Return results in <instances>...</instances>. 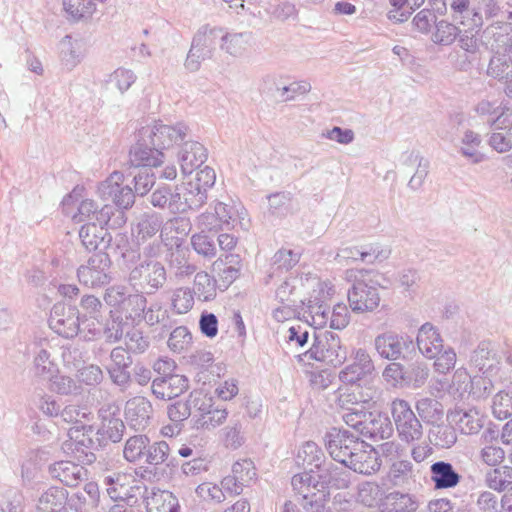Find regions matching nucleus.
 Returning a JSON list of instances; mask_svg holds the SVG:
<instances>
[{
    "label": "nucleus",
    "mask_w": 512,
    "mask_h": 512,
    "mask_svg": "<svg viewBox=\"0 0 512 512\" xmlns=\"http://www.w3.org/2000/svg\"><path fill=\"white\" fill-rule=\"evenodd\" d=\"M493 415L500 419L505 420L512 416V392H506L501 389L493 399L492 404Z\"/></svg>",
    "instance_id": "5fc2aeb1"
},
{
    "label": "nucleus",
    "mask_w": 512,
    "mask_h": 512,
    "mask_svg": "<svg viewBox=\"0 0 512 512\" xmlns=\"http://www.w3.org/2000/svg\"><path fill=\"white\" fill-rule=\"evenodd\" d=\"M102 484L113 501L126 504L136 503L139 495L146 492V486L133 473L108 471L102 476Z\"/></svg>",
    "instance_id": "f03ea898"
},
{
    "label": "nucleus",
    "mask_w": 512,
    "mask_h": 512,
    "mask_svg": "<svg viewBox=\"0 0 512 512\" xmlns=\"http://www.w3.org/2000/svg\"><path fill=\"white\" fill-rule=\"evenodd\" d=\"M192 342V335L184 326L175 328L168 339V346L174 352H181L187 349Z\"/></svg>",
    "instance_id": "0e129e2a"
},
{
    "label": "nucleus",
    "mask_w": 512,
    "mask_h": 512,
    "mask_svg": "<svg viewBox=\"0 0 512 512\" xmlns=\"http://www.w3.org/2000/svg\"><path fill=\"white\" fill-rule=\"evenodd\" d=\"M167 262L172 277L179 281L189 278L197 270L196 265L190 262L189 248L182 246V244L177 241L175 242V248L171 249L169 253Z\"/></svg>",
    "instance_id": "412c9836"
},
{
    "label": "nucleus",
    "mask_w": 512,
    "mask_h": 512,
    "mask_svg": "<svg viewBox=\"0 0 512 512\" xmlns=\"http://www.w3.org/2000/svg\"><path fill=\"white\" fill-rule=\"evenodd\" d=\"M304 355L309 359L337 367L346 360L347 350L342 346L338 334L329 330H319L314 331V342Z\"/></svg>",
    "instance_id": "39448f33"
},
{
    "label": "nucleus",
    "mask_w": 512,
    "mask_h": 512,
    "mask_svg": "<svg viewBox=\"0 0 512 512\" xmlns=\"http://www.w3.org/2000/svg\"><path fill=\"white\" fill-rule=\"evenodd\" d=\"M68 491L63 487L52 486L44 491L38 499V512H65Z\"/></svg>",
    "instance_id": "7c9ffc66"
},
{
    "label": "nucleus",
    "mask_w": 512,
    "mask_h": 512,
    "mask_svg": "<svg viewBox=\"0 0 512 512\" xmlns=\"http://www.w3.org/2000/svg\"><path fill=\"white\" fill-rule=\"evenodd\" d=\"M144 499L148 512H177L176 498L172 493L160 489L152 488L150 491L139 495Z\"/></svg>",
    "instance_id": "c85d7f7f"
},
{
    "label": "nucleus",
    "mask_w": 512,
    "mask_h": 512,
    "mask_svg": "<svg viewBox=\"0 0 512 512\" xmlns=\"http://www.w3.org/2000/svg\"><path fill=\"white\" fill-rule=\"evenodd\" d=\"M144 461L153 466L164 463L168 467L177 466L176 459L170 457V447L165 441L154 442L153 444L149 443L148 449H146Z\"/></svg>",
    "instance_id": "e433bc0d"
},
{
    "label": "nucleus",
    "mask_w": 512,
    "mask_h": 512,
    "mask_svg": "<svg viewBox=\"0 0 512 512\" xmlns=\"http://www.w3.org/2000/svg\"><path fill=\"white\" fill-rule=\"evenodd\" d=\"M164 154L139 136L129 152V163L135 168L158 167L163 163Z\"/></svg>",
    "instance_id": "f3484780"
},
{
    "label": "nucleus",
    "mask_w": 512,
    "mask_h": 512,
    "mask_svg": "<svg viewBox=\"0 0 512 512\" xmlns=\"http://www.w3.org/2000/svg\"><path fill=\"white\" fill-rule=\"evenodd\" d=\"M360 438L348 430L332 428L324 436V443L331 458L346 466L354 449L359 446Z\"/></svg>",
    "instance_id": "6e6552de"
},
{
    "label": "nucleus",
    "mask_w": 512,
    "mask_h": 512,
    "mask_svg": "<svg viewBox=\"0 0 512 512\" xmlns=\"http://www.w3.org/2000/svg\"><path fill=\"white\" fill-rule=\"evenodd\" d=\"M123 320L120 316H111L103 325L101 335L108 343L118 342L123 336Z\"/></svg>",
    "instance_id": "69168bd1"
},
{
    "label": "nucleus",
    "mask_w": 512,
    "mask_h": 512,
    "mask_svg": "<svg viewBox=\"0 0 512 512\" xmlns=\"http://www.w3.org/2000/svg\"><path fill=\"white\" fill-rule=\"evenodd\" d=\"M269 211L274 215H284L291 204L292 194L287 191L276 192L267 196Z\"/></svg>",
    "instance_id": "338daca9"
},
{
    "label": "nucleus",
    "mask_w": 512,
    "mask_h": 512,
    "mask_svg": "<svg viewBox=\"0 0 512 512\" xmlns=\"http://www.w3.org/2000/svg\"><path fill=\"white\" fill-rule=\"evenodd\" d=\"M170 125L156 123L153 126L143 127L138 136L144 140H149V143L159 151L170 148Z\"/></svg>",
    "instance_id": "c9c22d12"
},
{
    "label": "nucleus",
    "mask_w": 512,
    "mask_h": 512,
    "mask_svg": "<svg viewBox=\"0 0 512 512\" xmlns=\"http://www.w3.org/2000/svg\"><path fill=\"white\" fill-rule=\"evenodd\" d=\"M111 265L112 261L108 253L103 251L94 253L78 268V280L89 288L105 286L112 281Z\"/></svg>",
    "instance_id": "0eeeda50"
},
{
    "label": "nucleus",
    "mask_w": 512,
    "mask_h": 512,
    "mask_svg": "<svg viewBox=\"0 0 512 512\" xmlns=\"http://www.w3.org/2000/svg\"><path fill=\"white\" fill-rule=\"evenodd\" d=\"M196 495L203 501L209 503H222L226 496L221 486L212 482H204L199 484L195 489Z\"/></svg>",
    "instance_id": "13d9d810"
},
{
    "label": "nucleus",
    "mask_w": 512,
    "mask_h": 512,
    "mask_svg": "<svg viewBox=\"0 0 512 512\" xmlns=\"http://www.w3.org/2000/svg\"><path fill=\"white\" fill-rule=\"evenodd\" d=\"M191 222L186 217H173L163 223V228L161 230L160 238L163 241H168L169 237H173V234L178 236H187L191 231Z\"/></svg>",
    "instance_id": "c03bdc74"
},
{
    "label": "nucleus",
    "mask_w": 512,
    "mask_h": 512,
    "mask_svg": "<svg viewBox=\"0 0 512 512\" xmlns=\"http://www.w3.org/2000/svg\"><path fill=\"white\" fill-rule=\"evenodd\" d=\"M163 228V217L155 211L144 212L136 218L135 233L138 243L153 238Z\"/></svg>",
    "instance_id": "c756f323"
},
{
    "label": "nucleus",
    "mask_w": 512,
    "mask_h": 512,
    "mask_svg": "<svg viewBox=\"0 0 512 512\" xmlns=\"http://www.w3.org/2000/svg\"><path fill=\"white\" fill-rule=\"evenodd\" d=\"M124 430L125 425L121 419L116 417L104 418L97 430V434L100 436L98 440L117 443L122 439Z\"/></svg>",
    "instance_id": "a19ab883"
},
{
    "label": "nucleus",
    "mask_w": 512,
    "mask_h": 512,
    "mask_svg": "<svg viewBox=\"0 0 512 512\" xmlns=\"http://www.w3.org/2000/svg\"><path fill=\"white\" fill-rule=\"evenodd\" d=\"M386 505L394 512H414L418 503L409 494L391 492L386 496Z\"/></svg>",
    "instance_id": "8fccbe9b"
},
{
    "label": "nucleus",
    "mask_w": 512,
    "mask_h": 512,
    "mask_svg": "<svg viewBox=\"0 0 512 512\" xmlns=\"http://www.w3.org/2000/svg\"><path fill=\"white\" fill-rule=\"evenodd\" d=\"M49 474L69 487L77 486L88 477V471L83 465L71 461H59L51 464Z\"/></svg>",
    "instance_id": "4be33fe9"
},
{
    "label": "nucleus",
    "mask_w": 512,
    "mask_h": 512,
    "mask_svg": "<svg viewBox=\"0 0 512 512\" xmlns=\"http://www.w3.org/2000/svg\"><path fill=\"white\" fill-rule=\"evenodd\" d=\"M430 442L440 448H450L457 441L454 427L450 425H437L430 430Z\"/></svg>",
    "instance_id": "a18cd8bd"
},
{
    "label": "nucleus",
    "mask_w": 512,
    "mask_h": 512,
    "mask_svg": "<svg viewBox=\"0 0 512 512\" xmlns=\"http://www.w3.org/2000/svg\"><path fill=\"white\" fill-rule=\"evenodd\" d=\"M94 432V427L88 422L79 425L71 426L68 429L69 439L72 441V449L75 453V458L82 464H92L96 461V455L93 450L96 444L91 438Z\"/></svg>",
    "instance_id": "f8f14e48"
},
{
    "label": "nucleus",
    "mask_w": 512,
    "mask_h": 512,
    "mask_svg": "<svg viewBox=\"0 0 512 512\" xmlns=\"http://www.w3.org/2000/svg\"><path fill=\"white\" fill-rule=\"evenodd\" d=\"M491 33L493 37L491 47L494 53H512V25L510 23L492 26Z\"/></svg>",
    "instance_id": "58836bf2"
},
{
    "label": "nucleus",
    "mask_w": 512,
    "mask_h": 512,
    "mask_svg": "<svg viewBox=\"0 0 512 512\" xmlns=\"http://www.w3.org/2000/svg\"><path fill=\"white\" fill-rule=\"evenodd\" d=\"M105 226L98 222H88L81 227L79 237L87 250L102 251L110 245L112 236Z\"/></svg>",
    "instance_id": "393cba45"
},
{
    "label": "nucleus",
    "mask_w": 512,
    "mask_h": 512,
    "mask_svg": "<svg viewBox=\"0 0 512 512\" xmlns=\"http://www.w3.org/2000/svg\"><path fill=\"white\" fill-rule=\"evenodd\" d=\"M380 465L377 450L360 439L359 446L354 449L345 467L360 474L370 475L378 471Z\"/></svg>",
    "instance_id": "2eb2a0df"
},
{
    "label": "nucleus",
    "mask_w": 512,
    "mask_h": 512,
    "mask_svg": "<svg viewBox=\"0 0 512 512\" xmlns=\"http://www.w3.org/2000/svg\"><path fill=\"white\" fill-rule=\"evenodd\" d=\"M347 298L355 313L373 312L378 308L381 298L377 282L370 278L369 271H358L351 288L348 289Z\"/></svg>",
    "instance_id": "20e7f679"
},
{
    "label": "nucleus",
    "mask_w": 512,
    "mask_h": 512,
    "mask_svg": "<svg viewBox=\"0 0 512 512\" xmlns=\"http://www.w3.org/2000/svg\"><path fill=\"white\" fill-rule=\"evenodd\" d=\"M415 408L419 417L426 423H438L444 416L443 405L434 398H420L417 400Z\"/></svg>",
    "instance_id": "4c0bfd02"
},
{
    "label": "nucleus",
    "mask_w": 512,
    "mask_h": 512,
    "mask_svg": "<svg viewBox=\"0 0 512 512\" xmlns=\"http://www.w3.org/2000/svg\"><path fill=\"white\" fill-rule=\"evenodd\" d=\"M50 378L49 389L60 395H71L79 392V386L76 381L65 375L48 376Z\"/></svg>",
    "instance_id": "bf43d9fd"
},
{
    "label": "nucleus",
    "mask_w": 512,
    "mask_h": 512,
    "mask_svg": "<svg viewBox=\"0 0 512 512\" xmlns=\"http://www.w3.org/2000/svg\"><path fill=\"white\" fill-rule=\"evenodd\" d=\"M324 459L325 456L321 448L313 441L305 442L297 453V463L303 466H315Z\"/></svg>",
    "instance_id": "603ef678"
},
{
    "label": "nucleus",
    "mask_w": 512,
    "mask_h": 512,
    "mask_svg": "<svg viewBox=\"0 0 512 512\" xmlns=\"http://www.w3.org/2000/svg\"><path fill=\"white\" fill-rule=\"evenodd\" d=\"M390 410L398 437L402 442L414 444L423 438V426L406 400L394 399Z\"/></svg>",
    "instance_id": "423d86ee"
},
{
    "label": "nucleus",
    "mask_w": 512,
    "mask_h": 512,
    "mask_svg": "<svg viewBox=\"0 0 512 512\" xmlns=\"http://www.w3.org/2000/svg\"><path fill=\"white\" fill-rule=\"evenodd\" d=\"M311 468L309 471L295 474L293 477H303L306 483L323 490H329L330 469H332V462L322 460L320 463Z\"/></svg>",
    "instance_id": "f704fd0d"
},
{
    "label": "nucleus",
    "mask_w": 512,
    "mask_h": 512,
    "mask_svg": "<svg viewBox=\"0 0 512 512\" xmlns=\"http://www.w3.org/2000/svg\"><path fill=\"white\" fill-rule=\"evenodd\" d=\"M77 213L73 215L75 222H98L101 225H109L111 217L115 212L123 219V215L120 211H117L112 205H103L101 208L90 199H86L80 202Z\"/></svg>",
    "instance_id": "a211bd4d"
},
{
    "label": "nucleus",
    "mask_w": 512,
    "mask_h": 512,
    "mask_svg": "<svg viewBox=\"0 0 512 512\" xmlns=\"http://www.w3.org/2000/svg\"><path fill=\"white\" fill-rule=\"evenodd\" d=\"M188 387L189 380L187 377L178 374H167L154 378L151 390L158 399L170 400L187 391Z\"/></svg>",
    "instance_id": "dca6fc26"
},
{
    "label": "nucleus",
    "mask_w": 512,
    "mask_h": 512,
    "mask_svg": "<svg viewBox=\"0 0 512 512\" xmlns=\"http://www.w3.org/2000/svg\"><path fill=\"white\" fill-rule=\"evenodd\" d=\"M390 481L394 485L409 484L415 481L413 464L408 460H398L392 463L389 470Z\"/></svg>",
    "instance_id": "79ce46f5"
},
{
    "label": "nucleus",
    "mask_w": 512,
    "mask_h": 512,
    "mask_svg": "<svg viewBox=\"0 0 512 512\" xmlns=\"http://www.w3.org/2000/svg\"><path fill=\"white\" fill-rule=\"evenodd\" d=\"M227 416L228 412L226 408L215 404L213 405V408L197 419V427L205 430L215 429L225 422Z\"/></svg>",
    "instance_id": "3c124183"
},
{
    "label": "nucleus",
    "mask_w": 512,
    "mask_h": 512,
    "mask_svg": "<svg viewBox=\"0 0 512 512\" xmlns=\"http://www.w3.org/2000/svg\"><path fill=\"white\" fill-rule=\"evenodd\" d=\"M59 418L73 426L82 423L90 422L92 418L91 412L87 408H82L77 405H67L60 411Z\"/></svg>",
    "instance_id": "6e6d98bb"
},
{
    "label": "nucleus",
    "mask_w": 512,
    "mask_h": 512,
    "mask_svg": "<svg viewBox=\"0 0 512 512\" xmlns=\"http://www.w3.org/2000/svg\"><path fill=\"white\" fill-rule=\"evenodd\" d=\"M465 435H474L484 427L485 416L476 408H456L448 416Z\"/></svg>",
    "instance_id": "b1692460"
},
{
    "label": "nucleus",
    "mask_w": 512,
    "mask_h": 512,
    "mask_svg": "<svg viewBox=\"0 0 512 512\" xmlns=\"http://www.w3.org/2000/svg\"><path fill=\"white\" fill-rule=\"evenodd\" d=\"M329 293L322 283L317 282V288L313 289L307 303L304 317L315 328L325 326L330 318V307L325 303Z\"/></svg>",
    "instance_id": "4468645a"
},
{
    "label": "nucleus",
    "mask_w": 512,
    "mask_h": 512,
    "mask_svg": "<svg viewBox=\"0 0 512 512\" xmlns=\"http://www.w3.org/2000/svg\"><path fill=\"white\" fill-rule=\"evenodd\" d=\"M150 440L145 435H136L130 437L124 447V457L129 462H137L144 460L146 449Z\"/></svg>",
    "instance_id": "37998d69"
},
{
    "label": "nucleus",
    "mask_w": 512,
    "mask_h": 512,
    "mask_svg": "<svg viewBox=\"0 0 512 512\" xmlns=\"http://www.w3.org/2000/svg\"><path fill=\"white\" fill-rule=\"evenodd\" d=\"M152 414V404L145 397L136 396L126 402L125 417L135 430H144L149 425Z\"/></svg>",
    "instance_id": "6ab92c4d"
},
{
    "label": "nucleus",
    "mask_w": 512,
    "mask_h": 512,
    "mask_svg": "<svg viewBox=\"0 0 512 512\" xmlns=\"http://www.w3.org/2000/svg\"><path fill=\"white\" fill-rule=\"evenodd\" d=\"M405 163H408L409 165H417L415 173L408 182V187L416 191L424 184V181L429 174L430 163L420 155L419 152L414 151L408 155Z\"/></svg>",
    "instance_id": "ea45409f"
},
{
    "label": "nucleus",
    "mask_w": 512,
    "mask_h": 512,
    "mask_svg": "<svg viewBox=\"0 0 512 512\" xmlns=\"http://www.w3.org/2000/svg\"><path fill=\"white\" fill-rule=\"evenodd\" d=\"M487 75L505 84L504 92L512 85V59L507 54L494 53L491 57Z\"/></svg>",
    "instance_id": "473e14b6"
},
{
    "label": "nucleus",
    "mask_w": 512,
    "mask_h": 512,
    "mask_svg": "<svg viewBox=\"0 0 512 512\" xmlns=\"http://www.w3.org/2000/svg\"><path fill=\"white\" fill-rule=\"evenodd\" d=\"M183 187V193L185 200L186 209L188 210H196L202 207L207 201V192L199 188L198 186L192 184V182L187 183L186 186Z\"/></svg>",
    "instance_id": "4d7b16f0"
},
{
    "label": "nucleus",
    "mask_w": 512,
    "mask_h": 512,
    "mask_svg": "<svg viewBox=\"0 0 512 512\" xmlns=\"http://www.w3.org/2000/svg\"><path fill=\"white\" fill-rule=\"evenodd\" d=\"M49 326L65 338H73L80 331V315L76 306L58 302L51 309Z\"/></svg>",
    "instance_id": "1a4fd4ad"
},
{
    "label": "nucleus",
    "mask_w": 512,
    "mask_h": 512,
    "mask_svg": "<svg viewBox=\"0 0 512 512\" xmlns=\"http://www.w3.org/2000/svg\"><path fill=\"white\" fill-rule=\"evenodd\" d=\"M429 372V367L425 362L416 361L405 369V385L415 389L422 387L429 377Z\"/></svg>",
    "instance_id": "49530a36"
},
{
    "label": "nucleus",
    "mask_w": 512,
    "mask_h": 512,
    "mask_svg": "<svg viewBox=\"0 0 512 512\" xmlns=\"http://www.w3.org/2000/svg\"><path fill=\"white\" fill-rule=\"evenodd\" d=\"M364 424L362 435L365 437L374 440H383L393 435V424L390 418L385 414L369 412Z\"/></svg>",
    "instance_id": "cd10ccee"
},
{
    "label": "nucleus",
    "mask_w": 512,
    "mask_h": 512,
    "mask_svg": "<svg viewBox=\"0 0 512 512\" xmlns=\"http://www.w3.org/2000/svg\"><path fill=\"white\" fill-rule=\"evenodd\" d=\"M169 419L175 423L174 427L167 426L164 429L169 430L171 434H174V428L177 429V433L180 432V424L188 419V417L191 415V408L188 402V399L186 401H177L173 404H171L168 407L167 411ZM166 435L169 434L168 431L165 432Z\"/></svg>",
    "instance_id": "de8ad7c7"
},
{
    "label": "nucleus",
    "mask_w": 512,
    "mask_h": 512,
    "mask_svg": "<svg viewBox=\"0 0 512 512\" xmlns=\"http://www.w3.org/2000/svg\"><path fill=\"white\" fill-rule=\"evenodd\" d=\"M374 347L382 358L396 361L403 356L405 349H413L414 344L409 337H403L395 332L388 331L375 337Z\"/></svg>",
    "instance_id": "ddd939ff"
},
{
    "label": "nucleus",
    "mask_w": 512,
    "mask_h": 512,
    "mask_svg": "<svg viewBox=\"0 0 512 512\" xmlns=\"http://www.w3.org/2000/svg\"><path fill=\"white\" fill-rule=\"evenodd\" d=\"M191 245L194 251L203 257L212 258L216 255V246L213 239L204 234L203 231L191 237Z\"/></svg>",
    "instance_id": "680f3d73"
},
{
    "label": "nucleus",
    "mask_w": 512,
    "mask_h": 512,
    "mask_svg": "<svg viewBox=\"0 0 512 512\" xmlns=\"http://www.w3.org/2000/svg\"><path fill=\"white\" fill-rule=\"evenodd\" d=\"M136 78L132 70L120 67L110 74L108 83L114 85L123 94L132 86Z\"/></svg>",
    "instance_id": "052dcab7"
},
{
    "label": "nucleus",
    "mask_w": 512,
    "mask_h": 512,
    "mask_svg": "<svg viewBox=\"0 0 512 512\" xmlns=\"http://www.w3.org/2000/svg\"><path fill=\"white\" fill-rule=\"evenodd\" d=\"M222 28L202 25L192 38L191 47L185 60V68L191 72L198 71L202 61L211 59L218 43H221Z\"/></svg>",
    "instance_id": "f257e3e1"
},
{
    "label": "nucleus",
    "mask_w": 512,
    "mask_h": 512,
    "mask_svg": "<svg viewBox=\"0 0 512 512\" xmlns=\"http://www.w3.org/2000/svg\"><path fill=\"white\" fill-rule=\"evenodd\" d=\"M167 281L165 266L156 260L146 259L130 268L128 283L136 291L154 294Z\"/></svg>",
    "instance_id": "7ed1b4c3"
},
{
    "label": "nucleus",
    "mask_w": 512,
    "mask_h": 512,
    "mask_svg": "<svg viewBox=\"0 0 512 512\" xmlns=\"http://www.w3.org/2000/svg\"><path fill=\"white\" fill-rule=\"evenodd\" d=\"M251 39V32H224L222 29L220 49L231 56L238 57L246 51Z\"/></svg>",
    "instance_id": "72a5a7b5"
},
{
    "label": "nucleus",
    "mask_w": 512,
    "mask_h": 512,
    "mask_svg": "<svg viewBox=\"0 0 512 512\" xmlns=\"http://www.w3.org/2000/svg\"><path fill=\"white\" fill-rule=\"evenodd\" d=\"M453 383L456 381L464 384V390L475 398H487L495 389H500L498 383L492 382L488 376H475L471 378L466 372H456L453 376Z\"/></svg>",
    "instance_id": "bb28decb"
},
{
    "label": "nucleus",
    "mask_w": 512,
    "mask_h": 512,
    "mask_svg": "<svg viewBox=\"0 0 512 512\" xmlns=\"http://www.w3.org/2000/svg\"><path fill=\"white\" fill-rule=\"evenodd\" d=\"M224 443L227 448L237 449L245 442L242 424L239 421L231 422L223 429Z\"/></svg>",
    "instance_id": "e2e57ef3"
},
{
    "label": "nucleus",
    "mask_w": 512,
    "mask_h": 512,
    "mask_svg": "<svg viewBox=\"0 0 512 512\" xmlns=\"http://www.w3.org/2000/svg\"><path fill=\"white\" fill-rule=\"evenodd\" d=\"M299 258V254L293 250L282 248L274 254L272 265L277 270L288 271L299 262Z\"/></svg>",
    "instance_id": "774afa93"
},
{
    "label": "nucleus",
    "mask_w": 512,
    "mask_h": 512,
    "mask_svg": "<svg viewBox=\"0 0 512 512\" xmlns=\"http://www.w3.org/2000/svg\"><path fill=\"white\" fill-rule=\"evenodd\" d=\"M374 369V363L370 355L366 350L358 349L355 354L354 362L346 366L339 373V379L343 383L354 384L364 377L371 375Z\"/></svg>",
    "instance_id": "5701e85b"
},
{
    "label": "nucleus",
    "mask_w": 512,
    "mask_h": 512,
    "mask_svg": "<svg viewBox=\"0 0 512 512\" xmlns=\"http://www.w3.org/2000/svg\"><path fill=\"white\" fill-rule=\"evenodd\" d=\"M124 176L121 172H113L98 187L99 195L111 199L120 209H129L135 201V193L129 185H123Z\"/></svg>",
    "instance_id": "9d476101"
},
{
    "label": "nucleus",
    "mask_w": 512,
    "mask_h": 512,
    "mask_svg": "<svg viewBox=\"0 0 512 512\" xmlns=\"http://www.w3.org/2000/svg\"><path fill=\"white\" fill-rule=\"evenodd\" d=\"M207 160V150L198 141H186L178 153V161L184 175H190Z\"/></svg>",
    "instance_id": "aec40b11"
},
{
    "label": "nucleus",
    "mask_w": 512,
    "mask_h": 512,
    "mask_svg": "<svg viewBox=\"0 0 512 512\" xmlns=\"http://www.w3.org/2000/svg\"><path fill=\"white\" fill-rule=\"evenodd\" d=\"M431 480L437 489H447L457 486L461 480V475L455 470L449 462L438 461L431 465Z\"/></svg>",
    "instance_id": "2f4dec72"
},
{
    "label": "nucleus",
    "mask_w": 512,
    "mask_h": 512,
    "mask_svg": "<svg viewBox=\"0 0 512 512\" xmlns=\"http://www.w3.org/2000/svg\"><path fill=\"white\" fill-rule=\"evenodd\" d=\"M194 292L202 301L212 300L216 295L215 281L204 271L196 273Z\"/></svg>",
    "instance_id": "09e8293b"
},
{
    "label": "nucleus",
    "mask_w": 512,
    "mask_h": 512,
    "mask_svg": "<svg viewBox=\"0 0 512 512\" xmlns=\"http://www.w3.org/2000/svg\"><path fill=\"white\" fill-rule=\"evenodd\" d=\"M436 30L432 34V41L440 45L452 44L460 33L458 27L445 20L435 23Z\"/></svg>",
    "instance_id": "864d4df0"
},
{
    "label": "nucleus",
    "mask_w": 512,
    "mask_h": 512,
    "mask_svg": "<svg viewBox=\"0 0 512 512\" xmlns=\"http://www.w3.org/2000/svg\"><path fill=\"white\" fill-rule=\"evenodd\" d=\"M416 342L419 351L428 359H434L443 349V340L430 323H425L420 327Z\"/></svg>",
    "instance_id": "a878e982"
},
{
    "label": "nucleus",
    "mask_w": 512,
    "mask_h": 512,
    "mask_svg": "<svg viewBox=\"0 0 512 512\" xmlns=\"http://www.w3.org/2000/svg\"><path fill=\"white\" fill-rule=\"evenodd\" d=\"M291 485L305 512H324L329 500V490L316 488L306 483L303 477H292Z\"/></svg>",
    "instance_id": "9b49d317"
}]
</instances>
